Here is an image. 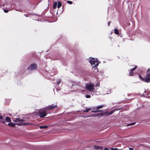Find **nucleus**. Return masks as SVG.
<instances>
[{"label":"nucleus","mask_w":150,"mask_h":150,"mask_svg":"<svg viewBox=\"0 0 150 150\" xmlns=\"http://www.w3.org/2000/svg\"><path fill=\"white\" fill-rule=\"evenodd\" d=\"M26 121V120H24L23 119H20V118H16V119L14 120V121L16 122H18L19 123H17L16 124L18 125H28V124L26 123L25 122H22L24 121Z\"/></svg>","instance_id":"f257e3e1"},{"label":"nucleus","mask_w":150,"mask_h":150,"mask_svg":"<svg viewBox=\"0 0 150 150\" xmlns=\"http://www.w3.org/2000/svg\"><path fill=\"white\" fill-rule=\"evenodd\" d=\"M45 109L40 110L38 112L39 115L41 118H43L47 115V113L46 112V111Z\"/></svg>","instance_id":"f03ea898"},{"label":"nucleus","mask_w":150,"mask_h":150,"mask_svg":"<svg viewBox=\"0 0 150 150\" xmlns=\"http://www.w3.org/2000/svg\"><path fill=\"white\" fill-rule=\"evenodd\" d=\"M86 88L90 91H92L94 89V85L93 84H87L86 85Z\"/></svg>","instance_id":"7ed1b4c3"},{"label":"nucleus","mask_w":150,"mask_h":150,"mask_svg":"<svg viewBox=\"0 0 150 150\" xmlns=\"http://www.w3.org/2000/svg\"><path fill=\"white\" fill-rule=\"evenodd\" d=\"M89 62L91 65L93 64L95 66H98V65L99 62L96 59L94 58H90Z\"/></svg>","instance_id":"20e7f679"},{"label":"nucleus","mask_w":150,"mask_h":150,"mask_svg":"<svg viewBox=\"0 0 150 150\" xmlns=\"http://www.w3.org/2000/svg\"><path fill=\"white\" fill-rule=\"evenodd\" d=\"M57 107V105H52L50 106L49 107L45 108V110H51L53 109H54Z\"/></svg>","instance_id":"39448f33"},{"label":"nucleus","mask_w":150,"mask_h":150,"mask_svg":"<svg viewBox=\"0 0 150 150\" xmlns=\"http://www.w3.org/2000/svg\"><path fill=\"white\" fill-rule=\"evenodd\" d=\"M37 67V65L35 64H31L30 67L28 68V69L30 70H33L36 69Z\"/></svg>","instance_id":"423d86ee"},{"label":"nucleus","mask_w":150,"mask_h":150,"mask_svg":"<svg viewBox=\"0 0 150 150\" xmlns=\"http://www.w3.org/2000/svg\"><path fill=\"white\" fill-rule=\"evenodd\" d=\"M115 111L114 110H112L110 112H106L102 114V116L103 115H112Z\"/></svg>","instance_id":"0eeeda50"},{"label":"nucleus","mask_w":150,"mask_h":150,"mask_svg":"<svg viewBox=\"0 0 150 150\" xmlns=\"http://www.w3.org/2000/svg\"><path fill=\"white\" fill-rule=\"evenodd\" d=\"M147 83L150 82V74H147L146 77H145V81Z\"/></svg>","instance_id":"6e6552de"},{"label":"nucleus","mask_w":150,"mask_h":150,"mask_svg":"<svg viewBox=\"0 0 150 150\" xmlns=\"http://www.w3.org/2000/svg\"><path fill=\"white\" fill-rule=\"evenodd\" d=\"M137 67V66H135L134 68L130 70L129 74L130 76H132L133 75L134 73L133 71L136 69Z\"/></svg>","instance_id":"1a4fd4ad"},{"label":"nucleus","mask_w":150,"mask_h":150,"mask_svg":"<svg viewBox=\"0 0 150 150\" xmlns=\"http://www.w3.org/2000/svg\"><path fill=\"white\" fill-rule=\"evenodd\" d=\"M94 148L95 149H103V147L102 146H98L97 145H94L93 146Z\"/></svg>","instance_id":"9d476101"},{"label":"nucleus","mask_w":150,"mask_h":150,"mask_svg":"<svg viewBox=\"0 0 150 150\" xmlns=\"http://www.w3.org/2000/svg\"><path fill=\"white\" fill-rule=\"evenodd\" d=\"M4 118V117L2 115H0V119L1 120V122L5 123V121H2L3 119Z\"/></svg>","instance_id":"9b49d317"},{"label":"nucleus","mask_w":150,"mask_h":150,"mask_svg":"<svg viewBox=\"0 0 150 150\" xmlns=\"http://www.w3.org/2000/svg\"><path fill=\"white\" fill-rule=\"evenodd\" d=\"M8 125L12 127H14L15 126V124L13 123H10L8 124Z\"/></svg>","instance_id":"f8f14e48"},{"label":"nucleus","mask_w":150,"mask_h":150,"mask_svg":"<svg viewBox=\"0 0 150 150\" xmlns=\"http://www.w3.org/2000/svg\"><path fill=\"white\" fill-rule=\"evenodd\" d=\"M6 120L7 122H10L11 121V120L9 117H7L6 118Z\"/></svg>","instance_id":"ddd939ff"},{"label":"nucleus","mask_w":150,"mask_h":150,"mask_svg":"<svg viewBox=\"0 0 150 150\" xmlns=\"http://www.w3.org/2000/svg\"><path fill=\"white\" fill-rule=\"evenodd\" d=\"M92 69L93 70V71L94 72H96L98 71V69L95 67H93L92 68Z\"/></svg>","instance_id":"4468645a"},{"label":"nucleus","mask_w":150,"mask_h":150,"mask_svg":"<svg viewBox=\"0 0 150 150\" xmlns=\"http://www.w3.org/2000/svg\"><path fill=\"white\" fill-rule=\"evenodd\" d=\"M57 2H55L54 3L53 7L54 9L56 8L57 6Z\"/></svg>","instance_id":"2eb2a0df"},{"label":"nucleus","mask_w":150,"mask_h":150,"mask_svg":"<svg viewBox=\"0 0 150 150\" xmlns=\"http://www.w3.org/2000/svg\"><path fill=\"white\" fill-rule=\"evenodd\" d=\"M62 5L61 3L60 2H58L57 4V8H60L62 6Z\"/></svg>","instance_id":"dca6fc26"},{"label":"nucleus","mask_w":150,"mask_h":150,"mask_svg":"<svg viewBox=\"0 0 150 150\" xmlns=\"http://www.w3.org/2000/svg\"><path fill=\"white\" fill-rule=\"evenodd\" d=\"M47 127L48 126L47 125L40 126V129L47 128Z\"/></svg>","instance_id":"f3484780"},{"label":"nucleus","mask_w":150,"mask_h":150,"mask_svg":"<svg viewBox=\"0 0 150 150\" xmlns=\"http://www.w3.org/2000/svg\"><path fill=\"white\" fill-rule=\"evenodd\" d=\"M114 33H115L117 35H118L119 34V32L118 30L117 29H115L114 30Z\"/></svg>","instance_id":"a211bd4d"},{"label":"nucleus","mask_w":150,"mask_h":150,"mask_svg":"<svg viewBox=\"0 0 150 150\" xmlns=\"http://www.w3.org/2000/svg\"><path fill=\"white\" fill-rule=\"evenodd\" d=\"M104 107V105H100V106H98L97 107H96V108L97 109H99L100 108H103V107Z\"/></svg>","instance_id":"6ab92c4d"},{"label":"nucleus","mask_w":150,"mask_h":150,"mask_svg":"<svg viewBox=\"0 0 150 150\" xmlns=\"http://www.w3.org/2000/svg\"><path fill=\"white\" fill-rule=\"evenodd\" d=\"M139 77L141 80L143 81H145V78H142V76L140 75H139Z\"/></svg>","instance_id":"aec40b11"},{"label":"nucleus","mask_w":150,"mask_h":150,"mask_svg":"<svg viewBox=\"0 0 150 150\" xmlns=\"http://www.w3.org/2000/svg\"><path fill=\"white\" fill-rule=\"evenodd\" d=\"M101 111L100 110H92L91 111V112H94V113H96L99 112Z\"/></svg>","instance_id":"412c9836"},{"label":"nucleus","mask_w":150,"mask_h":150,"mask_svg":"<svg viewBox=\"0 0 150 150\" xmlns=\"http://www.w3.org/2000/svg\"><path fill=\"white\" fill-rule=\"evenodd\" d=\"M91 109L90 108L87 109L83 111L84 112H88Z\"/></svg>","instance_id":"4be33fe9"},{"label":"nucleus","mask_w":150,"mask_h":150,"mask_svg":"<svg viewBox=\"0 0 150 150\" xmlns=\"http://www.w3.org/2000/svg\"><path fill=\"white\" fill-rule=\"evenodd\" d=\"M67 2L68 4H71L72 3V2L71 1H67Z\"/></svg>","instance_id":"5701e85b"},{"label":"nucleus","mask_w":150,"mask_h":150,"mask_svg":"<svg viewBox=\"0 0 150 150\" xmlns=\"http://www.w3.org/2000/svg\"><path fill=\"white\" fill-rule=\"evenodd\" d=\"M111 149L112 150H117L118 149L117 148H112Z\"/></svg>","instance_id":"b1692460"},{"label":"nucleus","mask_w":150,"mask_h":150,"mask_svg":"<svg viewBox=\"0 0 150 150\" xmlns=\"http://www.w3.org/2000/svg\"><path fill=\"white\" fill-rule=\"evenodd\" d=\"M4 11L5 13H7L8 12V11L7 10H4Z\"/></svg>","instance_id":"393cba45"},{"label":"nucleus","mask_w":150,"mask_h":150,"mask_svg":"<svg viewBox=\"0 0 150 150\" xmlns=\"http://www.w3.org/2000/svg\"><path fill=\"white\" fill-rule=\"evenodd\" d=\"M91 97V96L89 95H87L86 96V98H90Z\"/></svg>","instance_id":"a878e982"},{"label":"nucleus","mask_w":150,"mask_h":150,"mask_svg":"<svg viewBox=\"0 0 150 150\" xmlns=\"http://www.w3.org/2000/svg\"><path fill=\"white\" fill-rule=\"evenodd\" d=\"M61 82V81L60 80H59L57 82V83L58 84H59Z\"/></svg>","instance_id":"bb28decb"},{"label":"nucleus","mask_w":150,"mask_h":150,"mask_svg":"<svg viewBox=\"0 0 150 150\" xmlns=\"http://www.w3.org/2000/svg\"><path fill=\"white\" fill-rule=\"evenodd\" d=\"M129 150H134L132 148H129Z\"/></svg>","instance_id":"cd10ccee"},{"label":"nucleus","mask_w":150,"mask_h":150,"mask_svg":"<svg viewBox=\"0 0 150 150\" xmlns=\"http://www.w3.org/2000/svg\"><path fill=\"white\" fill-rule=\"evenodd\" d=\"M134 123L130 124H129V125H127V126L132 125H134Z\"/></svg>","instance_id":"c85d7f7f"},{"label":"nucleus","mask_w":150,"mask_h":150,"mask_svg":"<svg viewBox=\"0 0 150 150\" xmlns=\"http://www.w3.org/2000/svg\"><path fill=\"white\" fill-rule=\"evenodd\" d=\"M149 70H150L149 69H149H148V70H147V71H149Z\"/></svg>","instance_id":"c756f323"},{"label":"nucleus","mask_w":150,"mask_h":150,"mask_svg":"<svg viewBox=\"0 0 150 150\" xmlns=\"http://www.w3.org/2000/svg\"><path fill=\"white\" fill-rule=\"evenodd\" d=\"M110 22L108 23V26L110 25Z\"/></svg>","instance_id":"7c9ffc66"},{"label":"nucleus","mask_w":150,"mask_h":150,"mask_svg":"<svg viewBox=\"0 0 150 150\" xmlns=\"http://www.w3.org/2000/svg\"><path fill=\"white\" fill-rule=\"evenodd\" d=\"M97 86H99V85H98L97 84Z\"/></svg>","instance_id":"2f4dec72"}]
</instances>
